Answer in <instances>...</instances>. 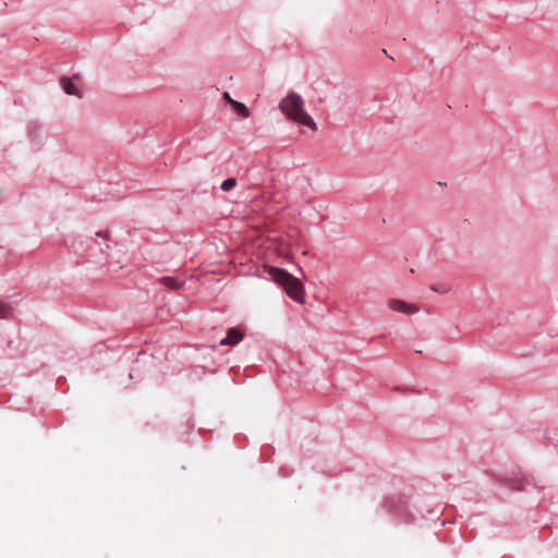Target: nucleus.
<instances>
[{"instance_id":"obj_1","label":"nucleus","mask_w":558,"mask_h":558,"mask_svg":"<svg viewBox=\"0 0 558 558\" xmlns=\"http://www.w3.org/2000/svg\"><path fill=\"white\" fill-rule=\"evenodd\" d=\"M303 107L304 100L295 92H290L279 104V109L290 121L316 131V123Z\"/></svg>"},{"instance_id":"obj_2","label":"nucleus","mask_w":558,"mask_h":558,"mask_svg":"<svg viewBox=\"0 0 558 558\" xmlns=\"http://www.w3.org/2000/svg\"><path fill=\"white\" fill-rule=\"evenodd\" d=\"M263 270L272 281L281 286L291 299L304 303V287L298 278L284 269L268 265H265Z\"/></svg>"},{"instance_id":"obj_3","label":"nucleus","mask_w":558,"mask_h":558,"mask_svg":"<svg viewBox=\"0 0 558 558\" xmlns=\"http://www.w3.org/2000/svg\"><path fill=\"white\" fill-rule=\"evenodd\" d=\"M387 305L391 311L400 312L407 315L416 314L420 307L413 303H407L399 299H389Z\"/></svg>"},{"instance_id":"obj_4","label":"nucleus","mask_w":558,"mask_h":558,"mask_svg":"<svg viewBox=\"0 0 558 558\" xmlns=\"http://www.w3.org/2000/svg\"><path fill=\"white\" fill-rule=\"evenodd\" d=\"M244 333L240 328H230L227 331V337L220 341V345H235L242 341Z\"/></svg>"},{"instance_id":"obj_5","label":"nucleus","mask_w":558,"mask_h":558,"mask_svg":"<svg viewBox=\"0 0 558 558\" xmlns=\"http://www.w3.org/2000/svg\"><path fill=\"white\" fill-rule=\"evenodd\" d=\"M60 84L68 95L82 98L83 94H82L81 89L78 88V86L73 82L72 78L61 77Z\"/></svg>"},{"instance_id":"obj_6","label":"nucleus","mask_w":558,"mask_h":558,"mask_svg":"<svg viewBox=\"0 0 558 558\" xmlns=\"http://www.w3.org/2000/svg\"><path fill=\"white\" fill-rule=\"evenodd\" d=\"M159 282L170 290H179L183 286L182 282L178 281L173 277H162L159 279Z\"/></svg>"},{"instance_id":"obj_7","label":"nucleus","mask_w":558,"mask_h":558,"mask_svg":"<svg viewBox=\"0 0 558 558\" xmlns=\"http://www.w3.org/2000/svg\"><path fill=\"white\" fill-rule=\"evenodd\" d=\"M231 106L234 109V111L236 112V114L240 116L241 118H247L250 116V111L244 104L239 102V101H231Z\"/></svg>"},{"instance_id":"obj_8","label":"nucleus","mask_w":558,"mask_h":558,"mask_svg":"<svg viewBox=\"0 0 558 558\" xmlns=\"http://www.w3.org/2000/svg\"><path fill=\"white\" fill-rule=\"evenodd\" d=\"M11 314V306L7 303L0 302V319H5Z\"/></svg>"},{"instance_id":"obj_9","label":"nucleus","mask_w":558,"mask_h":558,"mask_svg":"<svg viewBox=\"0 0 558 558\" xmlns=\"http://www.w3.org/2000/svg\"><path fill=\"white\" fill-rule=\"evenodd\" d=\"M235 185H236V180L234 178H229L221 183V190L228 192V191L232 190Z\"/></svg>"},{"instance_id":"obj_10","label":"nucleus","mask_w":558,"mask_h":558,"mask_svg":"<svg viewBox=\"0 0 558 558\" xmlns=\"http://www.w3.org/2000/svg\"><path fill=\"white\" fill-rule=\"evenodd\" d=\"M430 289L435 292H440V293H447L450 291V288L445 286V284H440V286H432Z\"/></svg>"},{"instance_id":"obj_11","label":"nucleus","mask_w":558,"mask_h":558,"mask_svg":"<svg viewBox=\"0 0 558 558\" xmlns=\"http://www.w3.org/2000/svg\"><path fill=\"white\" fill-rule=\"evenodd\" d=\"M223 98L231 105V101H235L234 99H232L229 95V93H225L223 94Z\"/></svg>"},{"instance_id":"obj_12","label":"nucleus","mask_w":558,"mask_h":558,"mask_svg":"<svg viewBox=\"0 0 558 558\" xmlns=\"http://www.w3.org/2000/svg\"><path fill=\"white\" fill-rule=\"evenodd\" d=\"M97 235L108 238V232H97Z\"/></svg>"}]
</instances>
